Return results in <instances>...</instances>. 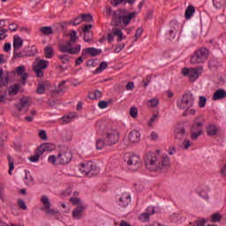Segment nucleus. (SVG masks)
<instances>
[{
	"mask_svg": "<svg viewBox=\"0 0 226 226\" xmlns=\"http://www.w3.org/2000/svg\"><path fill=\"white\" fill-rule=\"evenodd\" d=\"M71 160H72V152H70V150L62 152L57 155L58 165H66V163H70Z\"/></svg>",
	"mask_w": 226,
	"mask_h": 226,
	"instance_id": "13",
	"label": "nucleus"
},
{
	"mask_svg": "<svg viewBox=\"0 0 226 226\" xmlns=\"http://www.w3.org/2000/svg\"><path fill=\"white\" fill-rule=\"evenodd\" d=\"M209 57V50L206 48L198 49L191 57L192 64H199L200 63H206Z\"/></svg>",
	"mask_w": 226,
	"mask_h": 226,
	"instance_id": "6",
	"label": "nucleus"
},
{
	"mask_svg": "<svg viewBox=\"0 0 226 226\" xmlns=\"http://www.w3.org/2000/svg\"><path fill=\"white\" fill-rule=\"evenodd\" d=\"M18 206L23 211H26V209H27V206H26V202H24L23 200H18Z\"/></svg>",
	"mask_w": 226,
	"mask_h": 226,
	"instance_id": "50",
	"label": "nucleus"
},
{
	"mask_svg": "<svg viewBox=\"0 0 226 226\" xmlns=\"http://www.w3.org/2000/svg\"><path fill=\"white\" fill-rule=\"evenodd\" d=\"M77 117V115L75 113L67 115V116H64L62 117L64 123H70L72 121V119H75V117Z\"/></svg>",
	"mask_w": 226,
	"mask_h": 226,
	"instance_id": "38",
	"label": "nucleus"
},
{
	"mask_svg": "<svg viewBox=\"0 0 226 226\" xmlns=\"http://www.w3.org/2000/svg\"><path fill=\"white\" fill-rule=\"evenodd\" d=\"M130 116H132L133 119L137 118V117L139 116V109L136 107H131Z\"/></svg>",
	"mask_w": 226,
	"mask_h": 226,
	"instance_id": "42",
	"label": "nucleus"
},
{
	"mask_svg": "<svg viewBox=\"0 0 226 226\" xmlns=\"http://www.w3.org/2000/svg\"><path fill=\"white\" fill-rule=\"evenodd\" d=\"M41 33L43 34H52V28L50 26H42L41 28Z\"/></svg>",
	"mask_w": 226,
	"mask_h": 226,
	"instance_id": "46",
	"label": "nucleus"
},
{
	"mask_svg": "<svg viewBox=\"0 0 226 226\" xmlns=\"http://www.w3.org/2000/svg\"><path fill=\"white\" fill-rule=\"evenodd\" d=\"M182 149H189L192 147V141L190 139H185L181 145Z\"/></svg>",
	"mask_w": 226,
	"mask_h": 226,
	"instance_id": "43",
	"label": "nucleus"
},
{
	"mask_svg": "<svg viewBox=\"0 0 226 226\" xmlns=\"http://www.w3.org/2000/svg\"><path fill=\"white\" fill-rule=\"evenodd\" d=\"M193 13H195V7L189 5L185 10V19L188 20L193 17Z\"/></svg>",
	"mask_w": 226,
	"mask_h": 226,
	"instance_id": "26",
	"label": "nucleus"
},
{
	"mask_svg": "<svg viewBox=\"0 0 226 226\" xmlns=\"http://www.w3.org/2000/svg\"><path fill=\"white\" fill-rule=\"evenodd\" d=\"M44 54L48 59H50L54 56V49H52V47L47 46L44 49Z\"/></svg>",
	"mask_w": 226,
	"mask_h": 226,
	"instance_id": "33",
	"label": "nucleus"
},
{
	"mask_svg": "<svg viewBox=\"0 0 226 226\" xmlns=\"http://www.w3.org/2000/svg\"><path fill=\"white\" fill-rule=\"evenodd\" d=\"M205 121L206 119L202 116L195 118L194 124L191 128V139L192 140H197L200 135H202V125L204 124Z\"/></svg>",
	"mask_w": 226,
	"mask_h": 226,
	"instance_id": "4",
	"label": "nucleus"
},
{
	"mask_svg": "<svg viewBox=\"0 0 226 226\" xmlns=\"http://www.w3.org/2000/svg\"><path fill=\"white\" fill-rule=\"evenodd\" d=\"M70 40L67 41L64 44H61L59 46L60 51L61 52H65L67 54L71 55H75L79 54L80 52L81 46L80 44H77L76 46L75 43L77 42V39L79 38L77 36V32L75 30H72L70 34Z\"/></svg>",
	"mask_w": 226,
	"mask_h": 226,
	"instance_id": "3",
	"label": "nucleus"
},
{
	"mask_svg": "<svg viewBox=\"0 0 226 226\" xmlns=\"http://www.w3.org/2000/svg\"><path fill=\"white\" fill-rule=\"evenodd\" d=\"M104 147H105V141H103V139H97L96 149L102 150Z\"/></svg>",
	"mask_w": 226,
	"mask_h": 226,
	"instance_id": "45",
	"label": "nucleus"
},
{
	"mask_svg": "<svg viewBox=\"0 0 226 226\" xmlns=\"http://www.w3.org/2000/svg\"><path fill=\"white\" fill-rule=\"evenodd\" d=\"M136 15L137 12L135 11L130 12L124 9L117 10L113 13L112 25L115 26V27L119 26L126 27V26L130 25L132 19H135Z\"/></svg>",
	"mask_w": 226,
	"mask_h": 226,
	"instance_id": "2",
	"label": "nucleus"
},
{
	"mask_svg": "<svg viewBox=\"0 0 226 226\" xmlns=\"http://www.w3.org/2000/svg\"><path fill=\"white\" fill-rule=\"evenodd\" d=\"M94 169H96V166L93 162L89 161L81 163L79 165V170L82 176H88V177H91V176H94V174H96V172H94Z\"/></svg>",
	"mask_w": 226,
	"mask_h": 226,
	"instance_id": "8",
	"label": "nucleus"
},
{
	"mask_svg": "<svg viewBox=\"0 0 226 226\" xmlns=\"http://www.w3.org/2000/svg\"><path fill=\"white\" fill-rule=\"evenodd\" d=\"M20 89V85H14L9 88V94H17Z\"/></svg>",
	"mask_w": 226,
	"mask_h": 226,
	"instance_id": "39",
	"label": "nucleus"
},
{
	"mask_svg": "<svg viewBox=\"0 0 226 226\" xmlns=\"http://www.w3.org/2000/svg\"><path fill=\"white\" fill-rule=\"evenodd\" d=\"M16 73L19 77H21L22 86H26V80H27V73H26V67H24V65L17 67Z\"/></svg>",
	"mask_w": 226,
	"mask_h": 226,
	"instance_id": "19",
	"label": "nucleus"
},
{
	"mask_svg": "<svg viewBox=\"0 0 226 226\" xmlns=\"http://www.w3.org/2000/svg\"><path fill=\"white\" fill-rule=\"evenodd\" d=\"M17 109L19 112H27V109H29V98H22L17 105Z\"/></svg>",
	"mask_w": 226,
	"mask_h": 226,
	"instance_id": "17",
	"label": "nucleus"
},
{
	"mask_svg": "<svg viewBox=\"0 0 226 226\" xmlns=\"http://www.w3.org/2000/svg\"><path fill=\"white\" fill-rule=\"evenodd\" d=\"M32 184H33V177H31V173L29 172V170H25V185L29 186Z\"/></svg>",
	"mask_w": 226,
	"mask_h": 226,
	"instance_id": "30",
	"label": "nucleus"
},
{
	"mask_svg": "<svg viewBox=\"0 0 226 226\" xmlns=\"http://www.w3.org/2000/svg\"><path fill=\"white\" fill-rule=\"evenodd\" d=\"M159 138H160V136L158 135V132H152L150 133V139H151V140H154V142H156V140H158Z\"/></svg>",
	"mask_w": 226,
	"mask_h": 226,
	"instance_id": "53",
	"label": "nucleus"
},
{
	"mask_svg": "<svg viewBox=\"0 0 226 226\" xmlns=\"http://www.w3.org/2000/svg\"><path fill=\"white\" fill-rule=\"evenodd\" d=\"M206 103H207V99L206 96L200 95L198 101V107H200V109H204L206 107Z\"/></svg>",
	"mask_w": 226,
	"mask_h": 226,
	"instance_id": "34",
	"label": "nucleus"
},
{
	"mask_svg": "<svg viewBox=\"0 0 226 226\" xmlns=\"http://www.w3.org/2000/svg\"><path fill=\"white\" fill-rule=\"evenodd\" d=\"M48 162L49 163H52V165H59V163H57V156L56 155H49Z\"/></svg>",
	"mask_w": 226,
	"mask_h": 226,
	"instance_id": "44",
	"label": "nucleus"
},
{
	"mask_svg": "<svg viewBox=\"0 0 226 226\" xmlns=\"http://www.w3.org/2000/svg\"><path fill=\"white\" fill-rule=\"evenodd\" d=\"M223 98H226V91L222 88L216 90L212 96V100L215 102H217V100H223Z\"/></svg>",
	"mask_w": 226,
	"mask_h": 226,
	"instance_id": "21",
	"label": "nucleus"
},
{
	"mask_svg": "<svg viewBox=\"0 0 226 226\" xmlns=\"http://www.w3.org/2000/svg\"><path fill=\"white\" fill-rule=\"evenodd\" d=\"M71 202L74 206H77V205L80 204V200L79 198H71Z\"/></svg>",
	"mask_w": 226,
	"mask_h": 226,
	"instance_id": "61",
	"label": "nucleus"
},
{
	"mask_svg": "<svg viewBox=\"0 0 226 226\" xmlns=\"http://www.w3.org/2000/svg\"><path fill=\"white\" fill-rule=\"evenodd\" d=\"M186 131H185V127L182 125H178L174 130V138L175 140H181L186 137Z\"/></svg>",
	"mask_w": 226,
	"mask_h": 226,
	"instance_id": "16",
	"label": "nucleus"
},
{
	"mask_svg": "<svg viewBox=\"0 0 226 226\" xmlns=\"http://www.w3.org/2000/svg\"><path fill=\"white\" fill-rule=\"evenodd\" d=\"M107 66H109V64H107V62H102L99 64V67L95 70L96 73H102L103 70L107 69Z\"/></svg>",
	"mask_w": 226,
	"mask_h": 226,
	"instance_id": "37",
	"label": "nucleus"
},
{
	"mask_svg": "<svg viewBox=\"0 0 226 226\" xmlns=\"http://www.w3.org/2000/svg\"><path fill=\"white\" fill-rule=\"evenodd\" d=\"M84 207L83 206H78L72 212L73 218H76V220H80L82 218V213H84Z\"/></svg>",
	"mask_w": 226,
	"mask_h": 226,
	"instance_id": "22",
	"label": "nucleus"
},
{
	"mask_svg": "<svg viewBox=\"0 0 226 226\" xmlns=\"http://www.w3.org/2000/svg\"><path fill=\"white\" fill-rule=\"evenodd\" d=\"M49 87H50V83H49V81L39 83L37 87L38 94H43L45 93V90L49 89Z\"/></svg>",
	"mask_w": 226,
	"mask_h": 226,
	"instance_id": "23",
	"label": "nucleus"
},
{
	"mask_svg": "<svg viewBox=\"0 0 226 226\" xmlns=\"http://www.w3.org/2000/svg\"><path fill=\"white\" fill-rule=\"evenodd\" d=\"M84 19H82V15L81 16H78L74 20L71 21V24L72 26H79V24H80Z\"/></svg>",
	"mask_w": 226,
	"mask_h": 226,
	"instance_id": "48",
	"label": "nucleus"
},
{
	"mask_svg": "<svg viewBox=\"0 0 226 226\" xmlns=\"http://www.w3.org/2000/svg\"><path fill=\"white\" fill-rule=\"evenodd\" d=\"M111 33L114 34V36H117V41L119 42L123 41V32L121 29L114 27Z\"/></svg>",
	"mask_w": 226,
	"mask_h": 226,
	"instance_id": "27",
	"label": "nucleus"
},
{
	"mask_svg": "<svg viewBox=\"0 0 226 226\" xmlns=\"http://www.w3.org/2000/svg\"><path fill=\"white\" fill-rule=\"evenodd\" d=\"M130 202H132V196L130 195V193L124 192L122 194L118 204L121 207H126L128 204H130Z\"/></svg>",
	"mask_w": 226,
	"mask_h": 226,
	"instance_id": "18",
	"label": "nucleus"
},
{
	"mask_svg": "<svg viewBox=\"0 0 226 226\" xmlns=\"http://www.w3.org/2000/svg\"><path fill=\"white\" fill-rule=\"evenodd\" d=\"M49 61L36 59L33 65V70L39 79L43 77V70L49 67Z\"/></svg>",
	"mask_w": 226,
	"mask_h": 226,
	"instance_id": "9",
	"label": "nucleus"
},
{
	"mask_svg": "<svg viewBox=\"0 0 226 226\" xmlns=\"http://www.w3.org/2000/svg\"><path fill=\"white\" fill-rule=\"evenodd\" d=\"M127 162V167L130 170H137L140 167V157L138 155H130Z\"/></svg>",
	"mask_w": 226,
	"mask_h": 226,
	"instance_id": "11",
	"label": "nucleus"
},
{
	"mask_svg": "<svg viewBox=\"0 0 226 226\" xmlns=\"http://www.w3.org/2000/svg\"><path fill=\"white\" fill-rule=\"evenodd\" d=\"M158 103H160L158 99L153 98V99L148 100L147 105V107H149V109H154V107H158Z\"/></svg>",
	"mask_w": 226,
	"mask_h": 226,
	"instance_id": "35",
	"label": "nucleus"
},
{
	"mask_svg": "<svg viewBox=\"0 0 226 226\" xmlns=\"http://www.w3.org/2000/svg\"><path fill=\"white\" fill-rule=\"evenodd\" d=\"M98 107L99 109H107V107H109V102L106 101H100L98 102Z\"/></svg>",
	"mask_w": 226,
	"mask_h": 226,
	"instance_id": "51",
	"label": "nucleus"
},
{
	"mask_svg": "<svg viewBox=\"0 0 226 226\" xmlns=\"http://www.w3.org/2000/svg\"><path fill=\"white\" fill-rule=\"evenodd\" d=\"M123 49H124V44H119L114 50L115 54H119Z\"/></svg>",
	"mask_w": 226,
	"mask_h": 226,
	"instance_id": "59",
	"label": "nucleus"
},
{
	"mask_svg": "<svg viewBox=\"0 0 226 226\" xmlns=\"http://www.w3.org/2000/svg\"><path fill=\"white\" fill-rule=\"evenodd\" d=\"M41 202L43 205L41 211H45L46 215H56V211L50 208V200L48 196H41Z\"/></svg>",
	"mask_w": 226,
	"mask_h": 226,
	"instance_id": "12",
	"label": "nucleus"
},
{
	"mask_svg": "<svg viewBox=\"0 0 226 226\" xmlns=\"http://www.w3.org/2000/svg\"><path fill=\"white\" fill-rule=\"evenodd\" d=\"M114 36L115 35L113 34L112 32L108 34V41H109V43H112V41H114Z\"/></svg>",
	"mask_w": 226,
	"mask_h": 226,
	"instance_id": "63",
	"label": "nucleus"
},
{
	"mask_svg": "<svg viewBox=\"0 0 226 226\" xmlns=\"http://www.w3.org/2000/svg\"><path fill=\"white\" fill-rule=\"evenodd\" d=\"M128 139L131 144L140 142V132L137 130H133L129 133Z\"/></svg>",
	"mask_w": 226,
	"mask_h": 226,
	"instance_id": "20",
	"label": "nucleus"
},
{
	"mask_svg": "<svg viewBox=\"0 0 226 226\" xmlns=\"http://www.w3.org/2000/svg\"><path fill=\"white\" fill-rule=\"evenodd\" d=\"M212 3L215 8L220 10V8H223V6H225L226 0H212Z\"/></svg>",
	"mask_w": 226,
	"mask_h": 226,
	"instance_id": "29",
	"label": "nucleus"
},
{
	"mask_svg": "<svg viewBox=\"0 0 226 226\" xmlns=\"http://www.w3.org/2000/svg\"><path fill=\"white\" fill-rule=\"evenodd\" d=\"M24 41L20 39V37H15L13 41V49L14 50H19L20 47H22Z\"/></svg>",
	"mask_w": 226,
	"mask_h": 226,
	"instance_id": "32",
	"label": "nucleus"
},
{
	"mask_svg": "<svg viewBox=\"0 0 226 226\" xmlns=\"http://www.w3.org/2000/svg\"><path fill=\"white\" fill-rule=\"evenodd\" d=\"M18 26L14 23L9 25L10 31H17Z\"/></svg>",
	"mask_w": 226,
	"mask_h": 226,
	"instance_id": "64",
	"label": "nucleus"
},
{
	"mask_svg": "<svg viewBox=\"0 0 226 226\" xmlns=\"http://www.w3.org/2000/svg\"><path fill=\"white\" fill-rule=\"evenodd\" d=\"M181 218H183V216H182L181 214H179V213H172V214L170 215V220H171V221L174 222L175 223L177 222L178 221H180Z\"/></svg>",
	"mask_w": 226,
	"mask_h": 226,
	"instance_id": "36",
	"label": "nucleus"
},
{
	"mask_svg": "<svg viewBox=\"0 0 226 226\" xmlns=\"http://www.w3.org/2000/svg\"><path fill=\"white\" fill-rule=\"evenodd\" d=\"M54 149V147L49 143L42 144L38 147V153L39 154H43V153L47 151H52Z\"/></svg>",
	"mask_w": 226,
	"mask_h": 226,
	"instance_id": "24",
	"label": "nucleus"
},
{
	"mask_svg": "<svg viewBox=\"0 0 226 226\" xmlns=\"http://www.w3.org/2000/svg\"><path fill=\"white\" fill-rule=\"evenodd\" d=\"M119 142V132L116 129H109L106 132L105 143L108 146H112Z\"/></svg>",
	"mask_w": 226,
	"mask_h": 226,
	"instance_id": "10",
	"label": "nucleus"
},
{
	"mask_svg": "<svg viewBox=\"0 0 226 226\" xmlns=\"http://www.w3.org/2000/svg\"><path fill=\"white\" fill-rule=\"evenodd\" d=\"M177 107L180 110H188L193 107V95L192 93H185L181 99L177 102Z\"/></svg>",
	"mask_w": 226,
	"mask_h": 226,
	"instance_id": "5",
	"label": "nucleus"
},
{
	"mask_svg": "<svg viewBox=\"0 0 226 226\" xmlns=\"http://www.w3.org/2000/svg\"><path fill=\"white\" fill-rule=\"evenodd\" d=\"M222 220V215L220 214H214L211 216V222L212 223H216V222H220Z\"/></svg>",
	"mask_w": 226,
	"mask_h": 226,
	"instance_id": "47",
	"label": "nucleus"
},
{
	"mask_svg": "<svg viewBox=\"0 0 226 226\" xmlns=\"http://www.w3.org/2000/svg\"><path fill=\"white\" fill-rule=\"evenodd\" d=\"M81 17L85 22H91V20H93V16H91V14H83Z\"/></svg>",
	"mask_w": 226,
	"mask_h": 226,
	"instance_id": "54",
	"label": "nucleus"
},
{
	"mask_svg": "<svg viewBox=\"0 0 226 226\" xmlns=\"http://www.w3.org/2000/svg\"><path fill=\"white\" fill-rule=\"evenodd\" d=\"M133 87H135V84L133 82H129V83H127L125 89L127 91H132V89H133Z\"/></svg>",
	"mask_w": 226,
	"mask_h": 226,
	"instance_id": "60",
	"label": "nucleus"
},
{
	"mask_svg": "<svg viewBox=\"0 0 226 226\" xmlns=\"http://www.w3.org/2000/svg\"><path fill=\"white\" fill-rule=\"evenodd\" d=\"M158 114H154L151 118L148 121V126L151 128L153 127V124H154V123H156V121H158Z\"/></svg>",
	"mask_w": 226,
	"mask_h": 226,
	"instance_id": "41",
	"label": "nucleus"
},
{
	"mask_svg": "<svg viewBox=\"0 0 226 226\" xmlns=\"http://www.w3.org/2000/svg\"><path fill=\"white\" fill-rule=\"evenodd\" d=\"M170 160L167 154H148L145 157V165L148 170H162L170 165Z\"/></svg>",
	"mask_w": 226,
	"mask_h": 226,
	"instance_id": "1",
	"label": "nucleus"
},
{
	"mask_svg": "<svg viewBox=\"0 0 226 226\" xmlns=\"http://www.w3.org/2000/svg\"><path fill=\"white\" fill-rule=\"evenodd\" d=\"M170 29L167 34V37L169 40H174V38H176V33L179 31V23H177V20L172 19L170 22Z\"/></svg>",
	"mask_w": 226,
	"mask_h": 226,
	"instance_id": "14",
	"label": "nucleus"
},
{
	"mask_svg": "<svg viewBox=\"0 0 226 226\" xmlns=\"http://www.w3.org/2000/svg\"><path fill=\"white\" fill-rule=\"evenodd\" d=\"M29 160H30V162H38L40 160V155L35 154L34 156H31L29 158Z\"/></svg>",
	"mask_w": 226,
	"mask_h": 226,
	"instance_id": "62",
	"label": "nucleus"
},
{
	"mask_svg": "<svg viewBox=\"0 0 226 226\" xmlns=\"http://www.w3.org/2000/svg\"><path fill=\"white\" fill-rule=\"evenodd\" d=\"M202 66H198L196 68H184L182 70L184 77H187L190 82H195V80L202 75Z\"/></svg>",
	"mask_w": 226,
	"mask_h": 226,
	"instance_id": "7",
	"label": "nucleus"
},
{
	"mask_svg": "<svg viewBox=\"0 0 226 226\" xmlns=\"http://www.w3.org/2000/svg\"><path fill=\"white\" fill-rule=\"evenodd\" d=\"M86 52H87V54L90 56H98L100 54V51L94 48H87Z\"/></svg>",
	"mask_w": 226,
	"mask_h": 226,
	"instance_id": "40",
	"label": "nucleus"
},
{
	"mask_svg": "<svg viewBox=\"0 0 226 226\" xmlns=\"http://www.w3.org/2000/svg\"><path fill=\"white\" fill-rule=\"evenodd\" d=\"M144 87H147L149 86V82H151V76H147L146 79H143Z\"/></svg>",
	"mask_w": 226,
	"mask_h": 226,
	"instance_id": "58",
	"label": "nucleus"
},
{
	"mask_svg": "<svg viewBox=\"0 0 226 226\" xmlns=\"http://www.w3.org/2000/svg\"><path fill=\"white\" fill-rule=\"evenodd\" d=\"M39 137L41 140H47V132L45 131H40Z\"/></svg>",
	"mask_w": 226,
	"mask_h": 226,
	"instance_id": "57",
	"label": "nucleus"
},
{
	"mask_svg": "<svg viewBox=\"0 0 226 226\" xmlns=\"http://www.w3.org/2000/svg\"><path fill=\"white\" fill-rule=\"evenodd\" d=\"M207 133L210 137H213V135H216V133H218V126L215 124H209L207 128Z\"/></svg>",
	"mask_w": 226,
	"mask_h": 226,
	"instance_id": "25",
	"label": "nucleus"
},
{
	"mask_svg": "<svg viewBox=\"0 0 226 226\" xmlns=\"http://www.w3.org/2000/svg\"><path fill=\"white\" fill-rule=\"evenodd\" d=\"M156 213V209H154V207H148L144 213H142L139 216V220L140 222H147L149 220V216H153Z\"/></svg>",
	"mask_w": 226,
	"mask_h": 226,
	"instance_id": "15",
	"label": "nucleus"
},
{
	"mask_svg": "<svg viewBox=\"0 0 226 226\" xmlns=\"http://www.w3.org/2000/svg\"><path fill=\"white\" fill-rule=\"evenodd\" d=\"M140 36H142V28H138L136 30V34L134 35V38H135L134 41H137V40H139V38H140Z\"/></svg>",
	"mask_w": 226,
	"mask_h": 226,
	"instance_id": "56",
	"label": "nucleus"
},
{
	"mask_svg": "<svg viewBox=\"0 0 226 226\" xmlns=\"http://www.w3.org/2000/svg\"><path fill=\"white\" fill-rule=\"evenodd\" d=\"M102 96V92L100 90H95L89 94L88 98H90V100H100Z\"/></svg>",
	"mask_w": 226,
	"mask_h": 226,
	"instance_id": "28",
	"label": "nucleus"
},
{
	"mask_svg": "<svg viewBox=\"0 0 226 226\" xmlns=\"http://www.w3.org/2000/svg\"><path fill=\"white\" fill-rule=\"evenodd\" d=\"M93 27V25L89 24V25H83L82 26V31L83 33H85L86 34H87V33H89V30Z\"/></svg>",
	"mask_w": 226,
	"mask_h": 226,
	"instance_id": "55",
	"label": "nucleus"
},
{
	"mask_svg": "<svg viewBox=\"0 0 226 226\" xmlns=\"http://www.w3.org/2000/svg\"><path fill=\"white\" fill-rule=\"evenodd\" d=\"M124 3H129V4H133L135 3V0H112L111 4L113 6H119V4H123Z\"/></svg>",
	"mask_w": 226,
	"mask_h": 226,
	"instance_id": "31",
	"label": "nucleus"
},
{
	"mask_svg": "<svg viewBox=\"0 0 226 226\" xmlns=\"http://www.w3.org/2000/svg\"><path fill=\"white\" fill-rule=\"evenodd\" d=\"M64 84H66V81H63L58 85V87H56V91L58 93H63L64 89H66V87H64Z\"/></svg>",
	"mask_w": 226,
	"mask_h": 226,
	"instance_id": "52",
	"label": "nucleus"
},
{
	"mask_svg": "<svg viewBox=\"0 0 226 226\" xmlns=\"http://www.w3.org/2000/svg\"><path fill=\"white\" fill-rule=\"evenodd\" d=\"M59 60L62 61V63H64V64H66V63H68V61H70V56H68V55H60L59 56Z\"/></svg>",
	"mask_w": 226,
	"mask_h": 226,
	"instance_id": "49",
	"label": "nucleus"
}]
</instances>
